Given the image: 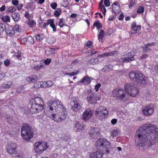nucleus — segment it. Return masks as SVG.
I'll return each mask as SVG.
<instances>
[{
    "instance_id": "f257e3e1",
    "label": "nucleus",
    "mask_w": 158,
    "mask_h": 158,
    "mask_svg": "<svg viewBox=\"0 0 158 158\" xmlns=\"http://www.w3.org/2000/svg\"><path fill=\"white\" fill-rule=\"evenodd\" d=\"M137 148L140 146L147 149L158 141V128L152 124H143L139 127L135 137Z\"/></svg>"
},
{
    "instance_id": "f03ea898",
    "label": "nucleus",
    "mask_w": 158,
    "mask_h": 158,
    "mask_svg": "<svg viewBox=\"0 0 158 158\" xmlns=\"http://www.w3.org/2000/svg\"><path fill=\"white\" fill-rule=\"evenodd\" d=\"M95 145L98 150H102L103 154H107L109 153L110 143L106 139H98L96 142Z\"/></svg>"
},
{
    "instance_id": "7ed1b4c3",
    "label": "nucleus",
    "mask_w": 158,
    "mask_h": 158,
    "mask_svg": "<svg viewBox=\"0 0 158 158\" xmlns=\"http://www.w3.org/2000/svg\"><path fill=\"white\" fill-rule=\"evenodd\" d=\"M129 75L130 79L138 85H143L146 83L145 76L138 71H131Z\"/></svg>"
},
{
    "instance_id": "20e7f679",
    "label": "nucleus",
    "mask_w": 158,
    "mask_h": 158,
    "mask_svg": "<svg viewBox=\"0 0 158 158\" xmlns=\"http://www.w3.org/2000/svg\"><path fill=\"white\" fill-rule=\"evenodd\" d=\"M21 134L23 139L26 141L29 140L33 136L32 128L30 126L27 124L22 127Z\"/></svg>"
},
{
    "instance_id": "39448f33",
    "label": "nucleus",
    "mask_w": 158,
    "mask_h": 158,
    "mask_svg": "<svg viewBox=\"0 0 158 158\" xmlns=\"http://www.w3.org/2000/svg\"><path fill=\"white\" fill-rule=\"evenodd\" d=\"M49 105L47 107V110L48 111H52L54 108L55 110L59 109V111L61 110H65V108L63 107L62 103L59 101H50L49 103Z\"/></svg>"
},
{
    "instance_id": "423d86ee",
    "label": "nucleus",
    "mask_w": 158,
    "mask_h": 158,
    "mask_svg": "<svg viewBox=\"0 0 158 158\" xmlns=\"http://www.w3.org/2000/svg\"><path fill=\"white\" fill-rule=\"evenodd\" d=\"M70 104L71 109L74 111L78 112L81 110L82 105L77 97H73L71 99Z\"/></svg>"
},
{
    "instance_id": "0eeeda50",
    "label": "nucleus",
    "mask_w": 158,
    "mask_h": 158,
    "mask_svg": "<svg viewBox=\"0 0 158 158\" xmlns=\"http://www.w3.org/2000/svg\"><path fill=\"white\" fill-rule=\"evenodd\" d=\"M108 112L105 107L100 106L96 110L95 114L99 119L102 120L107 116Z\"/></svg>"
},
{
    "instance_id": "6e6552de",
    "label": "nucleus",
    "mask_w": 158,
    "mask_h": 158,
    "mask_svg": "<svg viewBox=\"0 0 158 158\" xmlns=\"http://www.w3.org/2000/svg\"><path fill=\"white\" fill-rule=\"evenodd\" d=\"M47 143L46 142H37L35 143L34 149L35 152L38 154H41L48 148Z\"/></svg>"
},
{
    "instance_id": "1a4fd4ad",
    "label": "nucleus",
    "mask_w": 158,
    "mask_h": 158,
    "mask_svg": "<svg viewBox=\"0 0 158 158\" xmlns=\"http://www.w3.org/2000/svg\"><path fill=\"white\" fill-rule=\"evenodd\" d=\"M30 111L32 114H37L41 112L44 109V106H40L30 102Z\"/></svg>"
},
{
    "instance_id": "9d476101",
    "label": "nucleus",
    "mask_w": 158,
    "mask_h": 158,
    "mask_svg": "<svg viewBox=\"0 0 158 158\" xmlns=\"http://www.w3.org/2000/svg\"><path fill=\"white\" fill-rule=\"evenodd\" d=\"M18 147L15 143H9L6 147V151L10 154H14L17 152L16 149Z\"/></svg>"
},
{
    "instance_id": "9b49d317",
    "label": "nucleus",
    "mask_w": 158,
    "mask_h": 158,
    "mask_svg": "<svg viewBox=\"0 0 158 158\" xmlns=\"http://www.w3.org/2000/svg\"><path fill=\"white\" fill-rule=\"evenodd\" d=\"M135 54L133 52H131L128 53L127 54L123 55L122 56V59L123 60L122 62H130L133 61L135 60L134 57Z\"/></svg>"
},
{
    "instance_id": "f8f14e48",
    "label": "nucleus",
    "mask_w": 158,
    "mask_h": 158,
    "mask_svg": "<svg viewBox=\"0 0 158 158\" xmlns=\"http://www.w3.org/2000/svg\"><path fill=\"white\" fill-rule=\"evenodd\" d=\"M98 95L94 93H90L89 94L87 97L88 102L92 104H95L97 102Z\"/></svg>"
},
{
    "instance_id": "ddd939ff",
    "label": "nucleus",
    "mask_w": 158,
    "mask_h": 158,
    "mask_svg": "<svg viewBox=\"0 0 158 158\" xmlns=\"http://www.w3.org/2000/svg\"><path fill=\"white\" fill-rule=\"evenodd\" d=\"M112 95L114 97H117L119 99H123L125 97V95L123 94L122 90L120 89L116 88L113 91Z\"/></svg>"
},
{
    "instance_id": "4468645a",
    "label": "nucleus",
    "mask_w": 158,
    "mask_h": 158,
    "mask_svg": "<svg viewBox=\"0 0 158 158\" xmlns=\"http://www.w3.org/2000/svg\"><path fill=\"white\" fill-rule=\"evenodd\" d=\"M154 108L153 106L150 105H148L144 107L143 109V113L146 116H150L154 112Z\"/></svg>"
},
{
    "instance_id": "2eb2a0df",
    "label": "nucleus",
    "mask_w": 158,
    "mask_h": 158,
    "mask_svg": "<svg viewBox=\"0 0 158 158\" xmlns=\"http://www.w3.org/2000/svg\"><path fill=\"white\" fill-rule=\"evenodd\" d=\"M93 111L89 109L85 110L82 115V118L85 121H86L89 119L93 115Z\"/></svg>"
},
{
    "instance_id": "dca6fc26",
    "label": "nucleus",
    "mask_w": 158,
    "mask_h": 158,
    "mask_svg": "<svg viewBox=\"0 0 158 158\" xmlns=\"http://www.w3.org/2000/svg\"><path fill=\"white\" fill-rule=\"evenodd\" d=\"M31 103H33L40 106H44V102L41 98L39 97H36L32 99L30 101Z\"/></svg>"
},
{
    "instance_id": "f3484780",
    "label": "nucleus",
    "mask_w": 158,
    "mask_h": 158,
    "mask_svg": "<svg viewBox=\"0 0 158 158\" xmlns=\"http://www.w3.org/2000/svg\"><path fill=\"white\" fill-rule=\"evenodd\" d=\"M118 54V52L117 51H113L107 53H103L102 55H100L98 56V58H102L105 57L110 56H114L117 55Z\"/></svg>"
},
{
    "instance_id": "a211bd4d",
    "label": "nucleus",
    "mask_w": 158,
    "mask_h": 158,
    "mask_svg": "<svg viewBox=\"0 0 158 158\" xmlns=\"http://www.w3.org/2000/svg\"><path fill=\"white\" fill-rule=\"evenodd\" d=\"M103 152H101L99 151L91 153L89 155L90 158H102Z\"/></svg>"
},
{
    "instance_id": "6ab92c4d",
    "label": "nucleus",
    "mask_w": 158,
    "mask_h": 158,
    "mask_svg": "<svg viewBox=\"0 0 158 158\" xmlns=\"http://www.w3.org/2000/svg\"><path fill=\"white\" fill-rule=\"evenodd\" d=\"M7 35L10 37H13L15 35V31L12 26H9L8 28L5 30Z\"/></svg>"
},
{
    "instance_id": "aec40b11",
    "label": "nucleus",
    "mask_w": 158,
    "mask_h": 158,
    "mask_svg": "<svg viewBox=\"0 0 158 158\" xmlns=\"http://www.w3.org/2000/svg\"><path fill=\"white\" fill-rule=\"evenodd\" d=\"M59 116V113L58 112L57 114H53L52 115H49L48 116L51 119L55 121L60 123V121Z\"/></svg>"
},
{
    "instance_id": "412c9836",
    "label": "nucleus",
    "mask_w": 158,
    "mask_h": 158,
    "mask_svg": "<svg viewBox=\"0 0 158 158\" xmlns=\"http://www.w3.org/2000/svg\"><path fill=\"white\" fill-rule=\"evenodd\" d=\"M119 3L118 2H114V4L112 5V9L113 11L115 13L118 12L120 9V7L119 6Z\"/></svg>"
},
{
    "instance_id": "4be33fe9",
    "label": "nucleus",
    "mask_w": 158,
    "mask_h": 158,
    "mask_svg": "<svg viewBox=\"0 0 158 158\" xmlns=\"http://www.w3.org/2000/svg\"><path fill=\"white\" fill-rule=\"evenodd\" d=\"M139 91V90L137 88L134 86L133 88L130 91L129 94H130L131 96L135 97L137 95Z\"/></svg>"
},
{
    "instance_id": "5701e85b",
    "label": "nucleus",
    "mask_w": 158,
    "mask_h": 158,
    "mask_svg": "<svg viewBox=\"0 0 158 158\" xmlns=\"http://www.w3.org/2000/svg\"><path fill=\"white\" fill-rule=\"evenodd\" d=\"M61 112H59V115H60V122L63 121L64 119L66 117V115L67 114V112L66 111V109H65V110H61Z\"/></svg>"
},
{
    "instance_id": "b1692460",
    "label": "nucleus",
    "mask_w": 158,
    "mask_h": 158,
    "mask_svg": "<svg viewBox=\"0 0 158 158\" xmlns=\"http://www.w3.org/2000/svg\"><path fill=\"white\" fill-rule=\"evenodd\" d=\"M37 77L36 75H32L29 76L26 78V80L29 82H35L37 80Z\"/></svg>"
},
{
    "instance_id": "393cba45",
    "label": "nucleus",
    "mask_w": 158,
    "mask_h": 158,
    "mask_svg": "<svg viewBox=\"0 0 158 158\" xmlns=\"http://www.w3.org/2000/svg\"><path fill=\"white\" fill-rule=\"evenodd\" d=\"M44 64L43 60H41L40 62V65H34L33 66V68L35 70H38L44 69Z\"/></svg>"
},
{
    "instance_id": "a878e982",
    "label": "nucleus",
    "mask_w": 158,
    "mask_h": 158,
    "mask_svg": "<svg viewBox=\"0 0 158 158\" xmlns=\"http://www.w3.org/2000/svg\"><path fill=\"white\" fill-rule=\"evenodd\" d=\"M91 81V78L88 76H85L83 77L82 79L80 81L81 83H90Z\"/></svg>"
},
{
    "instance_id": "bb28decb",
    "label": "nucleus",
    "mask_w": 158,
    "mask_h": 158,
    "mask_svg": "<svg viewBox=\"0 0 158 158\" xmlns=\"http://www.w3.org/2000/svg\"><path fill=\"white\" fill-rule=\"evenodd\" d=\"M131 29L134 31H136L140 29L141 26L140 25L137 26L135 22H133L131 24Z\"/></svg>"
},
{
    "instance_id": "cd10ccee",
    "label": "nucleus",
    "mask_w": 158,
    "mask_h": 158,
    "mask_svg": "<svg viewBox=\"0 0 158 158\" xmlns=\"http://www.w3.org/2000/svg\"><path fill=\"white\" fill-rule=\"evenodd\" d=\"M12 17L15 22H17L20 19V15L18 13L14 12L12 14Z\"/></svg>"
},
{
    "instance_id": "c85d7f7f",
    "label": "nucleus",
    "mask_w": 158,
    "mask_h": 158,
    "mask_svg": "<svg viewBox=\"0 0 158 158\" xmlns=\"http://www.w3.org/2000/svg\"><path fill=\"white\" fill-rule=\"evenodd\" d=\"M103 2V0H101L99 2V8L101 10L102 13L105 15L106 12V9L103 5L102 4Z\"/></svg>"
},
{
    "instance_id": "c756f323",
    "label": "nucleus",
    "mask_w": 158,
    "mask_h": 158,
    "mask_svg": "<svg viewBox=\"0 0 158 158\" xmlns=\"http://www.w3.org/2000/svg\"><path fill=\"white\" fill-rule=\"evenodd\" d=\"M75 127L77 130L79 131V130H82L84 127V126L81 122H78L75 124Z\"/></svg>"
},
{
    "instance_id": "7c9ffc66",
    "label": "nucleus",
    "mask_w": 158,
    "mask_h": 158,
    "mask_svg": "<svg viewBox=\"0 0 158 158\" xmlns=\"http://www.w3.org/2000/svg\"><path fill=\"white\" fill-rule=\"evenodd\" d=\"M100 130L99 128L97 127H90L89 129V134L92 135V133H94L97 132H99Z\"/></svg>"
},
{
    "instance_id": "2f4dec72",
    "label": "nucleus",
    "mask_w": 158,
    "mask_h": 158,
    "mask_svg": "<svg viewBox=\"0 0 158 158\" xmlns=\"http://www.w3.org/2000/svg\"><path fill=\"white\" fill-rule=\"evenodd\" d=\"M93 26L94 27H96L98 30L102 27L101 23H100V21L98 20H97L94 23Z\"/></svg>"
},
{
    "instance_id": "473e14b6",
    "label": "nucleus",
    "mask_w": 158,
    "mask_h": 158,
    "mask_svg": "<svg viewBox=\"0 0 158 158\" xmlns=\"http://www.w3.org/2000/svg\"><path fill=\"white\" fill-rule=\"evenodd\" d=\"M113 65L111 64H109L105 66V68H103L102 70L104 72H105L106 70L110 71L113 70Z\"/></svg>"
},
{
    "instance_id": "72a5a7b5",
    "label": "nucleus",
    "mask_w": 158,
    "mask_h": 158,
    "mask_svg": "<svg viewBox=\"0 0 158 158\" xmlns=\"http://www.w3.org/2000/svg\"><path fill=\"white\" fill-rule=\"evenodd\" d=\"M133 87L134 86L132 84L130 83H128L125 86V88L126 91L129 93Z\"/></svg>"
},
{
    "instance_id": "f704fd0d",
    "label": "nucleus",
    "mask_w": 158,
    "mask_h": 158,
    "mask_svg": "<svg viewBox=\"0 0 158 158\" xmlns=\"http://www.w3.org/2000/svg\"><path fill=\"white\" fill-rule=\"evenodd\" d=\"M90 137L93 139H96L100 137V133L99 132H97L94 133H92V135H89Z\"/></svg>"
},
{
    "instance_id": "c9c22d12",
    "label": "nucleus",
    "mask_w": 158,
    "mask_h": 158,
    "mask_svg": "<svg viewBox=\"0 0 158 158\" xmlns=\"http://www.w3.org/2000/svg\"><path fill=\"white\" fill-rule=\"evenodd\" d=\"M99 60L97 58H92L89 60L88 62L89 64H94L98 63Z\"/></svg>"
},
{
    "instance_id": "e433bc0d",
    "label": "nucleus",
    "mask_w": 158,
    "mask_h": 158,
    "mask_svg": "<svg viewBox=\"0 0 158 158\" xmlns=\"http://www.w3.org/2000/svg\"><path fill=\"white\" fill-rule=\"evenodd\" d=\"M45 52L48 55L52 54L55 53V50L54 48H48L45 51Z\"/></svg>"
},
{
    "instance_id": "4c0bfd02",
    "label": "nucleus",
    "mask_w": 158,
    "mask_h": 158,
    "mask_svg": "<svg viewBox=\"0 0 158 158\" xmlns=\"http://www.w3.org/2000/svg\"><path fill=\"white\" fill-rule=\"evenodd\" d=\"M105 35L104 32L103 30H101L98 35V40L100 42L102 41V40Z\"/></svg>"
},
{
    "instance_id": "58836bf2",
    "label": "nucleus",
    "mask_w": 158,
    "mask_h": 158,
    "mask_svg": "<svg viewBox=\"0 0 158 158\" xmlns=\"http://www.w3.org/2000/svg\"><path fill=\"white\" fill-rule=\"evenodd\" d=\"M44 37L43 34H38L35 36L36 39L38 42L41 41L44 38Z\"/></svg>"
},
{
    "instance_id": "ea45409f",
    "label": "nucleus",
    "mask_w": 158,
    "mask_h": 158,
    "mask_svg": "<svg viewBox=\"0 0 158 158\" xmlns=\"http://www.w3.org/2000/svg\"><path fill=\"white\" fill-rule=\"evenodd\" d=\"M110 132L111 134V136L113 137L117 136L118 134V131L117 129L112 130Z\"/></svg>"
},
{
    "instance_id": "a19ab883",
    "label": "nucleus",
    "mask_w": 158,
    "mask_h": 158,
    "mask_svg": "<svg viewBox=\"0 0 158 158\" xmlns=\"http://www.w3.org/2000/svg\"><path fill=\"white\" fill-rule=\"evenodd\" d=\"M2 20L4 22H9L10 21V18L7 15L2 16Z\"/></svg>"
},
{
    "instance_id": "79ce46f5",
    "label": "nucleus",
    "mask_w": 158,
    "mask_h": 158,
    "mask_svg": "<svg viewBox=\"0 0 158 158\" xmlns=\"http://www.w3.org/2000/svg\"><path fill=\"white\" fill-rule=\"evenodd\" d=\"M55 41L56 39L53 37H49L47 39L48 42L50 44H52Z\"/></svg>"
},
{
    "instance_id": "37998d69",
    "label": "nucleus",
    "mask_w": 158,
    "mask_h": 158,
    "mask_svg": "<svg viewBox=\"0 0 158 158\" xmlns=\"http://www.w3.org/2000/svg\"><path fill=\"white\" fill-rule=\"evenodd\" d=\"M42 82H37L34 84V87L35 88L42 87Z\"/></svg>"
},
{
    "instance_id": "c03bdc74",
    "label": "nucleus",
    "mask_w": 158,
    "mask_h": 158,
    "mask_svg": "<svg viewBox=\"0 0 158 158\" xmlns=\"http://www.w3.org/2000/svg\"><path fill=\"white\" fill-rule=\"evenodd\" d=\"M13 27L14 31L15 30L18 32H20L21 31V29L19 28V25L17 24L15 25Z\"/></svg>"
},
{
    "instance_id": "a18cd8bd",
    "label": "nucleus",
    "mask_w": 158,
    "mask_h": 158,
    "mask_svg": "<svg viewBox=\"0 0 158 158\" xmlns=\"http://www.w3.org/2000/svg\"><path fill=\"white\" fill-rule=\"evenodd\" d=\"M6 26L3 23H0V32H2L6 30Z\"/></svg>"
},
{
    "instance_id": "49530a36",
    "label": "nucleus",
    "mask_w": 158,
    "mask_h": 158,
    "mask_svg": "<svg viewBox=\"0 0 158 158\" xmlns=\"http://www.w3.org/2000/svg\"><path fill=\"white\" fill-rule=\"evenodd\" d=\"M144 11V8L142 6H139L137 11V13L139 14L143 13Z\"/></svg>"
},
{
    "instance_id": "de8ad7c7",
    "label": "nucleus",
    "mask_w": 158,
    "mask_h": 158,
    "mask_svg": "<svg viewBox=\"0 0 158 158\" xmlns=\"http://www.w3.org/2000/svg\"><path fill=\"white\" fill-rule=\"evenodd\" d=\"M50 26L53 29V31L55 32L56 31V28L55 25L54 24L53 20L52 19V22H51Z\"/></svg>"
},
{
    "instance_id": "09e8293b",
    "label": "nucleus",
    "mask_w": 158,
    "mask_h": 158,
    "mask_svg": "<svg viewBox=\"0 0 158 158\" xmlns=\"http://www.w3.org/2000/svg\"><path fill=\"white\" fill-rule=\"evenodd\" d=\"M64 20L63 18H61L60 19L59 22L58 24V25L60 27H63L65 25V24L63 23V20Z\"/></svg>"
},
{
    "instance_id": "8fccbe9b",
    "label": "nucleus",
    "mask_w": 158,
    "mask_h": 158,
    "mask_svg": "<svg viewBox=\"0 0 158 158\" xmlns=\"http://www.w3.org/2000/svg\"><path fill=\"white\" fill-rule=\"evenodd\" d=\"M51 22H52V19H48L47 20V23H45L43 25V28H45L48 25V24H50L51 23Z\"/></svg>"
},
{
    "instance_id": "3c124183",
    "label": "nucleus",
    "mask_w": 158,
    "mask_h": 158,
    "mask_svg": "<svg viewBox=\"0 0 158 158\" xmlns=\"http://www.w3.org/2000/svg\"><path fill=\"white\" fill-rule=\"evenodd\" d=\"M27 23L30 27H32L35 24V23L33 20L29 21Z\"/></svg>"
},
{
    "instance_id": "603ef678",
    "label": "nucleus",
    "mask_w": 158,
    "mask_h": 158,
    "mask_svg": "<svg viewBox=\"0 0 158 158\" xmlns=\"http://www.w3.org/2000/svg\"><path fill=\"white\" fill-rule=\"evenodd\" d=\"M61 13V10L60 9H58L55 11L54 13V15L57 17H59Z\"/></svg>"
},
{
    "instance_id": "864d4df0",
    "label": "nucleus",
    "mask_w": 158,
    "mask_h": 158,
    "mask_svg": "<svg viewBox=\"0 0 158 158\" xmlns=\"http://www.w3.org/2000/svg\"><path fill=\"white\" fill-rule=\"evenodd\" d=\"M51 61V59L47 58L46 60H44L43 61L44 64L46 65H48L49 64Z\"/></svg>"
},
{
    "instance_id": "5fc2aeb1",
    "label": "nucleus",
    "mask_w": 158,
    "mask_h": 158,
    "mask_svg": "<svg viewBox=\"0 0 158 158\" xmlns=\"http://www.w3.org/2000/svg\"><path fill=\"white\" fill-rule=\"evenodd\" d=\"M21 55L22 54L20 52H18L14 54V57L19 58L21 56Z\"/></svg>"
},
{
    "instance_id": "6e6d98bb",
    "label": "nucleus",
    "mask_w": 158,
    "mask_h": 158,
    "mask_svg": "<svg viewBox=\"0 0 158 158\" xmlns=\"http://www.w3.org/2000/svg\"><path fill=\"white\" fill-rule=\"evenodd\" d=\"M104 5L106 6H109L110 5V0H105L104 1Z\"/></svg>"
},
{
    "instance_id": "4d7b16f0",
    "label": "nucleus",
    "mask_w": 158,
    "mask_h": 158,
    "mask_svg": "<svg viewBox=\"0 0 158 158\" xmlns=\"http://www.w3.org/2000/svg\"><path fill=\"white\" fill-rule=\"evenodd\" d=\"M50 6L53 9H55L57 6V4L56 2H52L51 3Z\"/></svg>"
},
{
    "instance_id": "13d9d810",
    "label": "nucleus",
    "mask_w": 158,
    "mask_h": 158,
    "mask_svg": "<svg viewBox=\"0 0 158 158\" xmlns=\"http://www.w3.org/2000/svg\"><path fill=\"white\" fill-rule=\"evenodd\" d=\"M101 85L100 83H98L96 85H95V89L96 90V91L98 92V91L99 89L101 87Z\"/></svg>"
},
{
    "instance_id": "bf43d9fd",
    "label": "nucleus",
    "mask_w": 158,
    "mask_h": 158,
    "mask_svg": "<svg viewBox=\"0 0 158 158\" xmlns=\"http://www.w3.org/2000/svg\"><path fill=\"white\" fill-rule=\"evenodd\" d=\"M4 64L6 66H8L10 64V60L8 59H6L4 61Z\"/></svg>"
},
{
    "instance_id": "052dcab7",
    "label": "nucleus",
    "mask_w": 158,
    "mask_h": 158,
    "mask_svg": "<svg viewBox=\"0 0 158 158\" xmlns=\"http://www.w3.org/2000/svg\"><path fill=\"white\" fill-rule=\"evenodd\" d=\"M42 87L44 88L46 87H48V85L46 82L42 81Z\"/></svg>"
},
{
    "instance_id": "680f3d73",
    "label": "nucleus",
    "mask_w": 158,
    "mask_h": 158,
    "mask_svg": "<svg viewBox=\"0 0 158 158\" xmlns=\"http://www.w3.org/2000/svg\"><path fill=\"white\" fill-rule=\"evenodd\" d=\"M148 55L147 54H144L141 56L140 59L141 60H144L148 57Z\"/></svg>"
},
{
    "instance_id": "e2e57ef3",
    "label": "nucleus",
    "mask_w": 158,
    "mask_h": 158,
    "mask_svg": "<svg viewBox=\"0 0 158 158\" xmlns=\"http://www.w3.org/2000/svg\"><path fill=\"white\" fill-rule=\"evenodd\" d=\"M12 3L14 6H16L18 4L19 1L17 0H12Z\"/></svg>"
},
{
    "instance_id": "0e129e2a",
    "label": "nucleus",
    "mask_w": 158,
    "mask_h": 158,
    "mask_svg": "<svg viewBox=\"0 0 158 158\" xmlns=\"http://www.w3.org/2000/svg\"><path fill=\"white\" fill-rule=\"evenodd\" d=\"M78 72V71L75 70V72H73L71 73H69V76H74L75 75L77 74Z\"/></svg>"
},
{
    "instance_id": "69168bd1",
    "label": "nucleus",
    "mask_w": 158,
    "mask_h": 158,
    "mask_svg": "<svg viewBox=\"0 0 158 158\" xmlns=\"http://www.w3.org/2000/svg\"><path fill=\"white\" fill-rule=\"evenodd\" d=\"M124 17V15L122 13L120 15L118 19L119 20H121L123 19V18Z\"/></svg>"
},
{
    "instance_id": "338daca9",
    "label": "nucleus",
    "mask_w": 158,
    "mask_h": 158,
    "mask_svg": "<svg viewBox=\"0 0 158 158\" xmlns=\"http://www.w3.org/2000/svg\"><path fill=\"white\" fill-rule=\"evenodd\" d=\"M48 85V87L51 86L52 85V82L51 81H49L46 82Z\"/></svg>"
},
{
    "instance_id": "774afa93",
    "label": "nucleus",
    "mask_w": 158,
    "mask_h": 158,
    "mask_svg": "<svg viewBox=\"0 0 158 158\" xmlns=\"http://www.w3.org/2000/svg\"><path fill=\"white\" fill-rule=\"evenodd\" d=\"M93 44V43L92 42L90 41H88L86 43V45H85L86 46H89L90 47Z\"/></svg>"
}]
</instances>
